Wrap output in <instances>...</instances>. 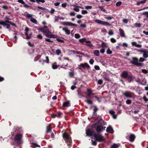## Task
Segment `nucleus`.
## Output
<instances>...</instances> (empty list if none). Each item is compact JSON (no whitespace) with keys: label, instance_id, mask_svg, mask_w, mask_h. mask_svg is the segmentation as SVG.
Segmentation results:
<instances>
[{"label":"nucleus","instance_id":"69168bd1","mask_svg":"<svg viewBox=\"0 0 148 148\" xmlns=\"http://www.w3.org/2000/svg\"><path fill=\"white\" fill-rule=\"evenodd\" d=\"M104 79L105 80H107V81H110V78L108 76L104 77Z\"/></svg>","mask_w":148,"mask_h":148},{"label":"nucleus","instance_id":"e2e57ef3","mask_svg":"<svg viewBox=\"0 0 148 148\" xmlns=\"http://www.w3.org/2000/svg\"><path fill=\"white\" fill-rule=\"evenodd\" d=\"M37 37L39 39H41L42 38V36L40 34H38L37 36Z\"/></svg>","mask_w":148,"mask_h":148},{"label":"nucleus","instance_id":"680f3d73","mask_svg":"<svg viewBox=\"0 0 148 148\" xmlns=\"http://www.w3.org/2000/svg\"><path fill=\"white\" fill-rule=\"evenodd\" d=\"M100 52L101 53H104L105 52V49L104 48H102L100 50Z\"/></svg>","mask_w":148,"mask_h":148},{"label":"nucleus","instance_id":"bf43d9fd","mask_svg":"<svg viewBox=\"0 0 148 148\" xmlns=\"http://www.w3.org/2000/svg\"><path fill=\"white\" fill-rule=\"evenodd\" d=\"M88 13V12L86 10H82V13L83 14H84Z\"/></svg>","mask_w":148,"mask_h":148},{"label":"nucleus","instance_id":"f8f14e48","mask_svg":"<svg viewBox=\"0 0 148 148\" xmlns=\"http://www.w3.org/2000/svg\"><path fill=\"white\" fill-rule=\"evenodd\" d=\"M0 25H3L4 27L6 26L7 29H10V25L7 23L2 20L0 21Z\"/></svg>","mask_w":148,"mask_h":148},{"label":"nucleus","instance_id":"1a4fd4ad","mask_svg":"<svg viewBox=\"0 0 148 148\" xmlns=\"http://www.w3.org/2000/svg\"><path fill=\"white\" fill-rule=\"evenodd\" d=\"M123 95L126 97L130 98L133 97L134 95L133 93L129 91H126L123 92Z\"/></svg>","mask_w":148,"mask_h":148},{"label":"nucleus","instance_id":"c9c22d12","mask_svg":"<svg viewBox=\"0 0 148 148\" xmlns=\"http://www.w3.org/2000/svg\"><path fill=\"white\" fill-rule=\"evenodd\" d=\"M101 47H102V48H104V47H107V46L104 42H102Z\"/></svg>","mask_w":148,"mask_h":148},{"label":"nucleus","instance_id":"20e7f679","mask_svg":"<svg viewBox=\"0 0 148 148\" xmlns=\"http://www.w3.org/2000/svg\"><path fill=\"white\" fill-rule=\"evenodd\" d=\"M22 136L21 134H17L14 138V142L16 145H19L23 143L22 140Z\"/></svg>","mask_w":148,"mask_h":148},{"label":"nucleus","instance_id":"4d7b16f0","mask_svg":"<svg viewBox=\"0 0 148 148\" xmlns=\"http://www.w3.org/2000/svg\"><path fill=\"white\" fill-rule=\"evenodd\" d=\"M110 41L112 43H115L116 42V39L113 38H112L110 39Z\"/></svg>","mask_w":148,"mask_h":148},{"label":"nucleus","instance_id":"c85d7f7f","mask_svg":"<svg viewBox=\"0 0 148 148\" xmlns=\"http://www.w3.org/2000/svg\"><path fill=\"white\" fill-rule=\"evenodd\" d=\"M76 53L77 54H80L83 56H84L86 57V56L87 55L85 54L83 52H81L80 51H76Z\"/></svg>","mask_w":148,"mask_h":148},{"label":"nucleus","instance_id":"7ed1b4c3","mask_svg":"<svg viewBox=\"0 0 148 148\" xmlns=\"http://www.w3.org/2000/svg\"><path fill=\"white\" fill-rule=\"evenodd\" d=\"M62 136L68 145L69 147L71 146L72 142L70 135L67 132H65L63 134Z\"/></svg>","mask_w":148,"mask_h":148},{"label":"nucleus","instance_id":"7c9ffc66","mask_svg":"<svg viewBox=\"0 0 148 148\" xmlns=\"http://www.w3.org/2000/svg\"><path fill=\"white\" fill-rule=\"evenodd\" d=\"M56 116L58 117V118H60L61 115L62 114V113L60 112H57L56 114Z\"/></svg>","mask_w":148,"mask_h":148},{"label":"nucleus","instance_id":"72a5a7b5","mask_svg":"<svg viewBox=\"0 0 148 148\" xmlns=\"http://www.w3.org/2000/svg\"><path fill=\"white\" fill-rule=\"evenodd\" d=\"M88 104H91L93 103L92 101L91 100L88 99L86 101H85Z\"/></svg>","mask_w":148,"mask_h":148},{"label":"nucleus","instance_id":"b1692460","mask_svg":"<svg viewBox=\"0 0 148 148\" xmlns=\"http://www.w3.org/2000/svg\"><path fill=\"white\" fill-rule=\"evenodd\" d=\"M101 25L104 26H110V24L108 22L105 21H102Z\"/></svg>","mask_w":148,"mask_h":148},{"label":"nucleus","instance_id":"a878e982","mask_svg":"<svg viewBox=\"0 0 148 148\" xmlns=\"http://www.w3.org/2000/svg\"><path fill=\"white\" fill-rule=\"evenodd\" d=\"M93 107L94 108V109H93V115H92L93 116L95 115V113L98 110V109L97 108L96 106H93Z\"/></svg>","mask_w":148,"mask_h":148},{"label":"nucleus","instance_id":"aec40b11","mask_svg":"<svg viewBox=\"0 0 148 148\" xmlns=\"http://www.w3.org/2000/svg\"><path fill=\"white\" fill-rule=\"evenodd\" d=\"M119 34L120 36L122 37H124L125 36V34L123 30L121 29H119Z\"/></svg>","mask_w":148,"mask_h":148},{"label":"nucleus","instance_id":"9d476101","mask_svg":"<svg viewBox=\"0 0 148 148\" xmlns=\"http://www.w3.org/2000/svg\"><path fill=\"white\" fill-rule=\"evenodd\" d=\"M87 91L88 92V93H87L86 97L87 99H88L89 97V99L92 98H91L90 97L92 95H94V94L92 92V91L91 89L89 88L87 89Z\"/></svg>","mask_w":148,"mask_h":148},{"label":"nucleus","instance_id":"5fc2aeb1","mask_svg":"<svg viewBox=\"0 0 148 148\" xmlns=\"http://www.w3.org/2000/svg\"><path fill=\"white\" fill-rule=\"evenodd\" d=\"M105 18H106L107 20H110L113 18V17L111 16H108L106 17H105Z\"/></svg>","mask_w":148,"mask_h":148},{"label":"nucleus","instance_id":"e433bc0d","mask_svg":"<svg viewBox=\"0 0 148 148\" xmlns=\"http://www.w3.org/2000/svg\"><path fill=\"white\" fill-rule=\"evenodd\" d=\"M102 21H101V20H98V19L95 20V23H97L98 24H100L101 25V24Z\"/></svg>","mask_w":148,"mask_h":148},{"label":"nucleus","instance_id":"dca6fc26","mask_svg":"<svg viewBox=\"0 0 148 148\" xmlns=\"http://www.w3.org/2000/svg\"><path fill=\"white\" fill-rule=\"evenodd\" d=\"M106 131L110 133H113L114 132L111 126H109L107 127L106 129Z\"/></svg>","mask_w":148,"mask_h":148},{"label":"nucleus","instance_id":"f3484780","mask_svg":"<svg viewBox=\"0 0 148 148\" xmlns=\"http://www.w3.org/2000/svg\"><path fill=\"white\" fill-rule=\"evenodd\" d=\"M65 67H70V66L69 65V66L68 65V63H66V64H64V63H63V64L60 66V67L61 68H63L65 69H66L67 68Z\"/></svg>","mask_w":148,"mask_h":148},{"label":"nucleus","instance_id":"052dcab7","mask_svg":"<svg viewBox=\"0 0 148 148\" xmlns=\"http://www.w3.org/2000/svg\"><path fill=\"white\" fill-rule=\"evenodd\" d=\"M113 34V32L111 30H109L108 33V34L110 35H112Z\"/></svg>","mask_w":148,"mask_h":148},{"label":"nucleus","instance_id":"c03bdc74","mask_svg":"<svg viewBox=\"0 0 148 148\" xmlns=\"http://www.w3.org/2000/svg\"><path fill=\"white\" fill-rule=\"evenodd\" d=\"M56 40L58 41V42H61L62 43H64V40L60 39L59 38H57Z\"/></svg>","mask_w":148,"mask_h":148},{"label":"nucleus","instance_id":"ddd939ff","mask_svg":"<svg viewBox=\"0 0 148 148\" xmlns=\"http://www.w3.org/2000/svg\"><path fill=\"white\" fill-rule=\"evenodd\" d=\"M61 24L64 25H69L76 27L77 26V25L76 24L68 22H62L61 23Z\"/></svg>","mask_w":148,"mask_h":148},{"label":"nucleus","instance_id":"de8ad7c7","mask_svg":"<svg viewBox=\"0 0 148 148\" xmlns=\"http://www.w3.org/2000/svg\"><path fill=\"white\" fill-rule=\"evenodd\" d=\"M142 14L143 15H146L147 18H148V12H145L143 13Z\"/></svg>","mask_w":148,"mask_h":148},{"label":"nucleus","instance_id":"09e8293b","mask_svg":"<svg viewBox=\"0 0 148 148\" xmlns=\"http://www.w3.org/2000/svg\"><path fill=\"white\" fill-rule=\"evenodd\" d=\"M51 128L49 127H47V131L46 132L47 133H48L49 132H50L51 130Z\"/></svg>","mask_w":148,"mask_h":148},{"label":"nucleus","instance_id":"8fccbe9b","mask_svg":"<svg viewBox=\"0 0 148 148\" xmlns=\"http://www.w3.org/2000/svg\"><path fill=\"white\" fill-rule=\"evenodd\" d=\"M75 36L76 38H79L80 37V36L79 34H76L75 35Z\"/></svg>","mask_w":148,"mask_h":148},{"label":"nucleus","instance_id":"3c124183","mask_svg":"<svg viewBox=\"0 0 148 148\" xmlns=\"http://www.w3.org/2000/svg\"><path fill=\"white\" fill-rule=\"evenodd\" d=\"M138 52H142L143 53H145L146 52V51L145 49H139L138 50Z\"/></svg>","mask_w":148,"mask_h":148},{"label":"nucleus","instance_id":"0eeeda50","mask_svg":"<svg viewBox=\"0 0 148 148\" xmlns=\"http://www.w3.org/2000/svg\"><path fill=\"white\" fill-rule=\"evenodd\" d=\"M24 15L27 18L29 19L32 23L35 24H37L38 22L37 20L32 17V15L29 14L27 12H26L25 13Z\"/></svg>","mask_w":148,"mask_h":148},{"label":"nucleus","instance_id":"412c9836","mask_svg":"<svg viewBox=\"0 0 148 148\" xmlns=\"http://www.w3.org/2000/svg\"><path fill=\"white\" fill-rule=\"evenodd\" d=\"M79 41L81 43H83L84 42H85L86 43H90V41L86 40L85 38H83L79 39Z\"/></svg>","mask_w":148,"mask_h":148},{"label":"nucleus","instance_id":"a211bd4d","mask_svg":"<svg viewBox=\"0 0 148 148\" xmlns=\"http://www.w3.org/2000/svg\"><path fill=\"white\" fill-rule=\"evenodd\" d=\"M135 138V136L134 134H131L129 137V140L132 142L134 141Z\"/></svg>","mask_w":148,"mask_h":148},{"label":"nucleus","instance_id":"cd10ccee","mask_svg":"<svg viewBox=\"0 0 148 148\" xmlns=\"http://www.w3.org/2000/svg\"><path fill=\"white\" fill-rule=\"evenodd\" d=\"M99 8L101 10L103 11L104 12H105L106 13H107V12L106 10L102 6H99Z\"/></svg>","mask_w":148,"mask_h":148},{"label":"nucleus","instance_id":"f03ea898","mask_svg":"<svg viewBox=\"0 0 148 148\" xmlns=\"http://www.w3.org/2000/svg\"><path fill=\"white\" fill-rule=\"evenodd\" d=\"M121 77L125 79H127V81L130 83L134 81V77L132 75H129L128 73L126 71H124L122 73Z\"/></svg>","mask_w":148,"mask_h":148},{"label":"nucleus","instance_id":"0e129e2a","mask_svg":"<svg viewBox=\"0 0 148 148\" xmlns=\"http://www.w3.org/2000/svg\"><path fill=\"white\" fill-rule=\"evenodd\" d=\"M123 21L125 23H127L128 21V20L127 19H124L123 20Z\"/></svg>","mask_w":148,"mask_h":148},{"label":"nucleus","instance_id":"6ab92c4d","mask_svg":"<svg viewBox=\"0 0 148 148\" xmlns=\"http://www.w3.org/2000/svg\"><path fill=\"white\" fill-rule=\"evenodd\" d=\"M70 105L69 101H67L63 103L62 106L64 107H68Z\"/></svg>","mask_w":148,"mask_h":148},{"label":"nucleus","instance_id":"603ef678","mask_svg":"<svg viewBox=\"0 0 148 148\" xmlns=\"http://www.w3.org/2000/svg\"><path fill=\"white\" fill-rule=\"evenodd\" d=\"M126 103L127 104H130L131 103L132 101L130 99H128L126 100Z\"/></svg>","mask_w":148,"mask_h":148},{"label":"nucleus","instance_id":"4468645a","mask_svg":"<svg viewBox=\"0 0 148 148\" xmlns=\"http://www.w3.org/2000/svg\"><path fill=\"white\" fill-rule=\"evenodd\" d=\"M97 125L99 126H103L106 125V123L102 119H101L97 121Z\"/></svg>","mask_w":148,"mask_h":148},{"label":"nucleus","instance_id":"393cba45","mask_svg":"<svg viewBox=\"0 0 148 148\" xmlns=\"http://www.w3.org/2000/svg\"><path fill=\"white\" fill-rule=\"evenodd\" d=\"M93 54L95 56H98L99 55L100 53L98 50H96L94 51Z\"/></svg>","mask_w":148,"mask_h":148},{"label":"nucleus","instance_id":"c756f323","mask_svg":"<svg viewBox=\"0 0 148 148\" xmlns=\"http://www.w3.org/2000/svg\"><path fill=\"white\" fill-rule=\"evenodd\" d=\"M5 19H6L5 21V22L9 23H11V21H9V17L6 16H5Z\"/></svg>","mask_w":148,"mask_h":148},{"label":"nucleus","instance_id":"37998d69","mask_svg":"<svg viewBox=\"0 0 148 148\" xmlns=\"http://www.w3.org/2000/svg\"><path fill=\"white\" fill-rule=\"evenodd\" d=\"M56 53L58 55H59L61 53V51L59 49H57L56 51Z\"/></svg>","mask_w":148,"mask_h":148},{"label":"nucleus","instance_id":"4c0bfd02","mask_svg":"<svg viewBox=\"0 0 148 148\" xmlns=\"http://www.w3.org/2000/svg\"><path fill=\"white\" fill-rule=\"evenodd\" d=\"M141 24L139 23H136L135 24L134 26L136 27H140L141 26Z\"/></svg>","mask_w":148,"mask_h":148},{"label":"nucleus","instance_id":"2eb2a0df","mask_svg":"<svg viewBox=\"0 0 148 148\" xmlns=\"http://www.w3.org/2000/svg\"><path fill=\"white\" fill-rule=\"evenodd\" d=\"M18 1L19 3L23 4L24 7L25 8H28L31 7V6H29L26 4L23 0H18Z\"/></svg>","mask_w":148,"mask_h":148},{"label":"nucleus","instance_id":"4be33fe9","mask_svg":"<svg viewBox=\"0 0 148 148\" xmlns=\"http://www.w3.org/2000/svg\"><path fill=\"white\" fill-rule=\"evenodd\" d=\"M43 33L45 34L47 32V31L43 28V27H40L38 29Z\"/></svg>","mask_w":148,"mask_h":148},{"label":"nucleus","instance_id":"6e6d98bb","mask_svg":"<svg viewBox=\"0 0 148 148\" xmlns=\"http://www.w3.org/2000/svg\"><path fill=\"white\" fill-rule=\"evenodd\" d=\"M52 68L53 69H56L58 68V66L56 65L53 64L52 65Z\"/></svg>","mask_w":148,"mask_h":148},{"label":"nucleus","instance_id":"79ce46f5","mask_svg":"<svg viewBox=\"0 0 148 148\" xmlns=\"http://www.w3.org/2000/svg\"><path fill=\"white\" fill-rule=\"evenodd\" d=\"M143 57L145 58H147L148 57V54L146 52L144 53L143 54Z\"/></svg>","mask_w":148,"mask_h":148},{"label":"nucleus","instance_id":"49530a36","mask_svg":"<svg viewBox=\"0 0 148 148\" xmlns=\"http://www.w3.org/2000/svg\"><path fill=\"white\" fill-rule=\"evenodd\" d=\"M121 3H122L121 1H118L116 3V6L117 7H119L121 5Z\"/></svg>","mask_w":148,"mask_h":148},{"label":"nucleus","instance_id":"864d4df0","mask_svg":"<svg viewBox=\"0 0 148 148\" xmlns=\"http://www.w3.org/2000/svg\"><path fill=\"white\" fill-rule=\"evenodd\" d=\"M85 8L86 9H87V10L90 9L92 8V6H91L88 5V6H86L85 7Z\"/></svg>","mask_w":148,"mask_h":148},{"label":"nucleus","instance_id":"338daca9","mask_svg":"<svg viewBox=\"0 0 148 148\" xmlns=\"http://www.w3.org/2000/svg\"><path fill=\"white\" fill-rule=\"evenodd\" d=\"M94 62V60L92 59H91L90 60V61H89V62L90 64H93Z\"/></svg>","mask_w":148,"mask_h":148},{"label":"nucleus","instance_id":"ea45409f","mask_svg":"<svg viewBox=\"0 0 148 148\" xmlns=\"http://www.w3.org/2000/svg\"><path fill=\"white\" fill-rule=\"evenodd\" d=\"M35 1L38 3H40V2H41L43 3L45 2V1L44 0H35Z\"/></svg>","mask_w":148,"mask_h":148},{"label":"nucleus","instance_id":"6e6552de","mask_svg":"<svg viewBox=\"0 0 148 148\" xmlns=\"http://www.w3.org/2000/svg\"><path fill=\"white\" fill-rule=\"evenodd\" d=\"M93 128L92 127V128H88L86 130V134L87 136L92 137L95 133V131L92 129Z\"/></svg>","mask_w":148,"mask_h":148},{"label":"nucleus","instance_id":"a19ab883","mask_svg":"<svg viewBox=\"0 0 148 148\" xmlns=\"http://www.w3.org/2000/svg\"><path fill=\"white\" fill-rule=\"evenodd\" d=\"M145 60V59L142 57H140L138 60V62H143Z\"/></svg>","mask_w":148,"mask_h":148},{"label":"nucleus","instance_id":"473e14b6","mask_svg":"<svg viewBox=\"0 0 148 148\" xmlns=\"http://www.w3.org/2000/svg\"><path fill=\"white\" fill-rule=\"evenodd\" d=\"M41 57V55H39L37 56L34 59V61L36 62Z\"/></svg>","mask_w":148,"mask_h":148},{"label":"nucleus","instance_id":"5701e85b","mask_svg":"<svg viewBox=\"0 0 148 148\" xmlns=\"http://www.w3.org/2000/svg\"><path fill=\"white\" fill-rule=\"evenodd\" d=\"M63 31H64L65 33L67 35H69L70 34V31L68 29L66 28H63L62 29Z\"/></svg>","mask_w":148,"mask_h":148},{"label":"nucleus","instance_id":"f257e3e1","mask_svg":"<svg viewBox=\"0 0 148 148\" xmlns=\"http://www.w3.org/2000/svg\"><path fill=\"white\" fill-rule=\"evenodd\" d=\"M92 139H94L93 140H91L92 144V145L96 146L97 145V142H101L105 140V138L103 137L102 134L100 133H96L94 134L93 136L91 137Z\"/></svg>","mask_w":148,"mask_h":148},{"label":"nucleus","instance_id":"13d9d810","mask_svg":"<svg viewBox=\"0 0 148 148\" xmlns=\"http://www.w3.org/2000/svg\"><path fill=\"white\" fill-rule=\"evenodd\" d=\"M142 71L143 73H144L145 74H147L148 73V71L146 69H142Z\"/></svg>","mask_w":148,"mask_h":148},{"label":"nucleus","instance_id":"2f4dec72","mask_svg":"<svg viewBox=\"0 0 148 148\" xmlns=\"http://www.w3.org/2000/svg\"><path fill=\"white\" fill-rule=\"evenodd\" d=\"M119 146V144H114L111 146V148H118Z\"/></svg>","mask_w":148,"mask_h":148},{"label":"nucleus","instance_id":"774afa93","mask_svg":"<svg viewBox=\"0 0 148 148\" xmlns=\"http://www.w3.org/2000/svg\"><path fill=\"white\" fill-rule=\"evenodd\" d=\"M43 28H44V29L46 30V31H47V32H48L49 31V29L48 28L47 26H44Z\"/></svg>","mask_w":148,"mask_h":148},{"label":"nucleus","instance_id":"a18cd8bd","mask_svg":"<svg viewBox=\"0 0 148 148\" xmlns=\"http://www.w3.org/2000/svg\"><path fill=\"white\" fill-rule=\"evenodd\" d=\"M103 83V81L102 79H100L97 82V84H98L101 85Z\"/></svg>","mask_w":148,"mask_h":148},{"label":"nucleus","instance_id":"9b49d317","mask_svg":"<svg viewBox=\"0 0 148 148\" xmlns=\"http://www.w3.org/2000/svg\"><path fill=\"white\" fill-rule=\"evenodd\" d=\"M90 67L89 65L86 62H85L84 63H81L78 66V68L82 70V68H89Z\"/></svg>","mask_w":148,"mask_h":148},{"label":"nucleus","instance_id":"bb28decb","mask_svg":"<svg viewBox=\"0 0 148 148\" xmlns=\"http://www.w3.org/2000/svg\"><path fill=\"white\" fill-rule=\"evenodd\" d=\"M79 8H81V7L79 6H77L75 8H73V10L75 12H78L79 11Z\"/></svg>","mask_w":148,"mask_h":148},{"label":"nucleus","instance_id":"423d86ee","mask_svg":"<svg viewBox=\"0 0 148 148\" xmlns=\"http://www.w3.org/2000/svg\"><path fill=\"white\" fill-rule=\"evenodd\" d=\"M130 63L136 66H142L143 63L139 62L138 58L136 57H132Z\"/></svg>","mask_w":148,"mask_h":148},{"label":"nucleus","instance_id":"f704fd0d","mask_svg":"<svg viewBox=\"0 0 148 148\" xmlns=\"http://www.w3.org/2000/svg\"><path fill=\"white\" fill-rule=\"evenodd\" d=\"M106 53L108 54H111L112 53V51L110 50L109 48H108L106 51Z\"/></svg>","mask_w":148,"mask_h":148},{"label":"nucleus","instance_id":"39448f33","mask_svg":"<svg viewBox=\"0 0 148 148\" xmlns=\"http://www.w3.org/2000/svg\"><path fill=\"white\" fill-rule=\"evenodd\" d=\"M92 128H95L97 133H100L103 131L105 130V127H103V126H99L97 125V124L95 123L92 126Z\"/></svg>","mask_w":148,"mask_h":148},{"label":"nucleus","instance_id":"58836bf2","mask_svg":"<svg viewBox=\"0 0 148 148\" xmlns=\"http://www.w3.org/2000/svg\"><path fill=\"white\" fill-rule=\"evenodd\" d=\"M51 32L49 31L47 33H45L46 34V36L48 38H50V37L51 36V34H51Z\"/></svg>","mask_w":148,"mask_h":148}]
</instances>
